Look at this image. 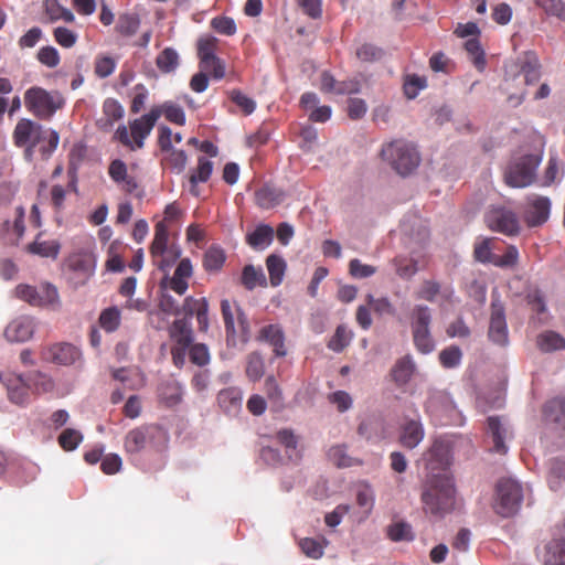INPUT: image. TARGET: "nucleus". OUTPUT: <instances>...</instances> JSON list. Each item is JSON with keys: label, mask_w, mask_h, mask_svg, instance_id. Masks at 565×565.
<instances>
[{"label": "nucleus", "mask_w": 565, "mask_h": 565, "mask_svg": "<svg viewBox=\"0 0 565 565\" xmlns=\"http://www.w3.org/2000/svg\"><path fill=\"white\" fill-rule=\"evenodd\" d=\"M121 321V312L117 307H109L104 309L98 318V322L100 328H103L106 332H115Z\"/></svg>", "instance_id": "obj_44"}, {"label": "nucleus", "mask_w": 565, "mask_h": 565, "mask_svg": "<svg viewBox=\"0 0 565 565\" xmlns=\"http://www.w3.org/2000/svg\"><path fill=\"white\" fill-rule=\"evenodd\" d=\"M393 265L395 266L396 274L403 279H408L418 271L417 262L414 259L395 257Z\"/></svg>", "instance_id": "obj_59"}, {"label": "nucleus", "mask_w": 565, "mask_h": 565, "mask_svg": "<svg viewBox=\"0 0 565 565\" xmlns=\"http://www.w3.org/2000/svg\"><path fill=\"white\" fill-rule=\"evenodd\" d=\"M161 116V108L153 107L146 115L137 118L129 124L130 135L134 139L136 149H141L145 145V139L150 135L157 120Z\"/></svg>", "instance_id": "obj_17"}, {"label": "nucleus", "mask_w": 565, "mask_h": 565, "mask_svg": "<svg viewBox=\"0 0 565 565\" xmlns=\"http://www.w3.org/2000/svg\"><path fill=\"white\" fill-rule=\"evenodd\" d=\"M257 339L273 347L276 356H285L287 354V350L285 348V333L279 324L264 326L259 330Z\"/></svg>", "instance_id": "obj_24"}, {"label": "nucleus", "mask_w": 565, "mask_h": 565, "mask_svg": "<svg viewBox=\"0 0 565 565\" xmlns=\"http://www.w3.org/2000/svg\"><path fill=\"white\" fill-rule=\"evenodd\" d=\"M66 266L70 270L81 273L87 278L93 274L94 260L87 253H73L67 257Z\"/></svg>", "instance_id": "obj_34"}, {"label": "nucleus", "mask_w": 565, "mask_h": 565, "mask_svg": "<svg viewBox=\"0 0 565 565\" xmlns=\"http://www.w3.org/2000/svg\"><path fill=\"white\" fill-rule=\"evenodd\" d=\"M39 62L50 68H54L60 64L61 57L58 51L51 45L43 46L36 55Z\"/></svg>", "instance_id": "obj_62"}, {"label": "nucleus", "mask_w": 565, "mask_h": 565, "mask_svg": "<svg viewBox=\"0 0 565 565\" xmlns=\"http://www.w3.org/2000/svg\"><path fill=\"white\" fill-rule=\"evenodd\" d=\"M536 343L540 350L544 352H552L565 349V339L554 331H546L544 333H541L537 337Z\"/></svg>", "instance_id": "obj_43"}, {"label": "nucleus", "mask_w": 565, "mask_h": 565, "mask_svg": "<svg viewBox=\"0 0 565 565\" xmlns=\"http://www.w3.org/2000/svg\"><path fill=\"white\" fill-rule=\"evenodd\" d=\"M169 230L164 221L154 226V237L150 246L153 264L162 271H167L180 256V250L174 246H168Z\"/></svg>", "instance_id": "obj_6"}, {"label": "nucleus", "mask_w": 565, "mask_h": 565, "mask_svg": "<svg viewBox=\"0 0 565 565\" xmlns=\"http://www.w3.org/2000/svg\"><path fill=\"white\" fill-rule=\"evenodd\" d=\"M199 66L203 73H209L214 79H222L225 76V64L217 56L206 62H199Z\"/></svg>", "instance_id": "obj_60"}, {"label": "nucleus", "mask_w": 565, "mask_h": 565, "mask_svg": "<svg viewBox=\"0 0 565 565\" xmlns=\"http://www.w3.org/2000/svg\"><path fill=\"white\" fill-rule=\"evenodd\" d=\"M24 209L18 206L14 213V220L11 222L6 220L1 225V236L7 244L17 245L25 232L24 226Z\"/></svg>", "instance_id": "obj_23"}, {"label": "nucleus", "mask_w": 565, "mask_h": 565, "mask_svg": "<svg viewBox=\"0 0 565 565\" xmlns=\"http://www.w3.org/2000/svg\"><path fill=\"white\" fill-rule=\"evenodd\" d=\"M83 434L79 430L66 428L60 434L57 441L65 451H73L83 441Z\"/></svg>", "instance_id": "obj_51"}, {"label": "nucleus", "mask_w": 565, "mask_h": 565, "mask_svg": "<svg viewBox=\"0 0 565 565\" xmlns=\"http://www.w3.org/2000/svg\"><path fill=\"white\" fill-rule=\"evenodd\" d=\"M125 110L121 104L115 98H107L103 104V115L105 118L100 119L104 127H111L115 121L124 117Z\"/></svg>", "instance_id": "obj_41"}, {"label": "nucleus", "mask_w": 565, "mask_h": 565, "mask_svg": "<svg viewBox=\"0 0 565 565\" xmlns=\"http://www.w3.org/2000/svg\"><path fill=\"white\" fill-rule=\"evenodd\" d=\"M430 309L424 305H416L412 311V334L416 350L423 354L430 353L435 349V342L430 333Z\"/></svg>", "instance_id": "obj_5"}, {"label": "nucleus", "mask_w": 565, "mask_h": 565, "mask_svg": "<svg viewBox=\"0 0 565 565\" xmlns=\"http://www.w3.org/2000/svg\"><path fill=\"white\" fill-rule=\"evenodd\" d=\"M541 156L523 154L513 158L504 171V181L512 188H525L533 183Z\"/></svg>", "instance_id": "obj_4"}, {"label": "nucleus", "mask_w": 565, "mask_h": 565, "mask_svg": "<svg viewBox=\"0 0 565 565\" xmlns=\"http://www.w3.org/2000/svg\"><path fill=\"white\" fill-rule=\"evenodd\" d=\"M140 20L138 15L124 13L118 18V22L116 24V31L124 36L134 35L139 29Z\"/></svg>", "instance_id": "obj_49"}, {"label": "nucleus", "mask_w": 565, "mask_h": 565, "mask_svg": "<svg viewBox=\"0 0 565 565\" xmlns=\"http://www.w3.org/2000/svg\"><path fill=\"white\" fill-rule=\"evenodd\" d=\"M328 545V541L324 537L312 539L305 537L299 541V547L306 556L319 559L323 555L324 547Z\"/></svg>", "instance_id": "obj_42"}, {"label": "nucleus", "mask_w": 565, "mask_h": 565, "mask_svg": "<svg viewBox=\"0 0 565 565\" xmlns=\"http://www.w3.org/2000/svg\"><path fill=\"white\" fill-rule=\"evenodd\" d=\"M45 8L52 21L64 20L65 22L71 23L75 20L73 12L62 7L56 0H47Z\"/></svg>", "instance_id": "obj_54"}, {"label": "nucleus", "mask_w": 565, "mask_h": 565, "mask_svg": "<svg viewBox=\"0 0 565 565\" xmlns=\"http://www.w3.org/2000/svg\"><path fill=\"white\" fill-rule=\"evenodd\" d=\"M168 331L174 345L186 348L192 345L193 331L186 318L174 320Z\"/></svg>", "instance_id": "obj_26"}, {"label": "nucleus", "mask_w": 565, "mask_h": 565, "mask_svg": "<svg viewBox=\"0 0 565 565\" xmlns=\"http://www.w3.org/2000/svg\"><path fill=\"white\" fill-rule=\"evenodd\" d=\"M425 430L419 420H407L401 428L399 443L407 449H414L424 439Z\"/></svg>", "instance_id": "obj_25"}, {"label": "nucleus", "mask_w": 565, "mask_h": 565, "mask_svg": "<svg viewBox=\"0 0 565 565\" xmlns=\"http://www.w3.org/2000/svg\"><path fill=\"white\" fill-rule=\"evenodd\" d=\"M544 416L547 420L565 429V397H556L544 405Z\"/></svg>", "instance_id": "obj_35"}, {"label": "nucleus", "mask_w": 565, "mask_h": 565, "mask_svg": "<svg viewBox=\"0 0 565 565\" xmlns=\"http://www.w3.org/2000/svg\"><path fill=\"white\" fill-rule=\"evenodd\" d=\"M565 479V461L561 459H553L550 462L548 469V484L552 490H556L561 481Z\"/></svg>", "instance_id": "obj_56"}, {"label": "nucleus", "mask_w": 565, "mask_h": 565, "mask_svg": "<svg viewBox=\"0 0 565 565\" xmlns=\"http://www.w3.org/2000/svg\"><path fill=\"white\" fill-rule=\"evenodd\" d=\"M160 398L168 407L178 405L182 399L181 387L177 383H169L161 387Z\"/></svg>", "instance_id": "obj_55"}, {"label": "nucleus", "mask_w": 565, "mask_h": 565, "mask_svg": "<svg viewBox=\"0 0 565 565\" xmlns=\"http://www.w3.org/2000/svg\"><path fill=\"white\" fill-rule=\"evenodd\" d=\"M225 259V253L221 247L211 246L204 254L203 266L207 271H217L223 267Z\"/></svg>", "instance_id": "obj_45"}, {"label": "nucleus", "mask_w": 565, "mask_h": 565, "mask_svg": "<svg viewBox=\"0 0 565 565\" xmlns=\"http://www.w3.org/2000/svg\"><path fill=\"white\" fill-rule=\"evenodd\" d=\"M520 254L514 245H509L503 255H494L492 265L499 268H515L518 266Z\"/></svg>", "instance_id": "obj_50"}, {"label": "nucleus", "mask_w": 565, "mask_h": 565, "mask_svg": "<svg viewBox=\"0 0 565 565\" xmlns=\"http://www.w3.org/2000/svg\"><path fill=\"white\" fill-rule=\"evenodd\" d=\"M465 49L467 51V53L469 54V56L471 57L475 66L478 68V70H482L486 65V60H484V52L480 45V42L478 39H469L466 43H465Z\"/></svg>", "instance_id": "obj_61"}, {"label": "nucleus", "mask_w": 565, "mask_h": 565, "mask_svg": "<svg viewBox=\"0 0 565 565\" xmlns=\"http://www.w3.org/2000/svg\"><path fill=\"white\" fill-rule=\"evenodd\" d=\"M329 460L338 468H349L362 465V461L350 456L345 445H335L328 450Z\"/></svg>", "instance_id": "obj_36"}, {"label": "nucleus", "mask_w": 565, "mask_h": 565, "mask_svg": "<svg viewBox=\"0 0 565 565\" xmlns=\"http://www.w3.org/2000/svg\"><path fill=\"white\" fill-rule=\"evenodd\" d=\"M493 238H484L481 242L475 244L473 256L476 260L482 264H492L494 255L492 253Z\"/></svg>", "instance_id": "obj_58"}, {"label": "nucleus", "mask_w": 565, "mask_h": 565, "mask_svg": "<svg viewBox=\"0 0 565 565\" xmlns=\"http://www.w3.org/2000/svg\"><path fill=\"white\" fill-rule=\"evenodd\" d=\"M425 411L440 424L445 425V419L452 417L456 413V406L450 396L445 392H433L425 403Z\"/></svg>", "instance_id": "obj_15"}, {"label": "nucleus", "mask_w": 565, "mask_h": 565, "mask_svg": "<svg viewBox=\"0 0 565 565\" xmlns=\"http://www.w3.org/2000/svg\"><path fill=\"white\" fill-rule=\"evenodd\" d=\"M488 424V434L492 438L493 448L492 450L499 454H507L508 447L504 444V439L507 437V429L502 425L499 417L490 416L487 419Z\"/></svg>", "instance_id": "obj_30"}, {"label": "nucleus", "mask_w": 565, "mask_h": 565, "mask_svg": "<svg viewBox=\"0 0 565 565\" xmlns=\"http://www.w3.org/2000/svg\"><path fill=\"white\" fill-rule=\"evenodd\" d=\"M352 332L345 326H338L334 334L328 342V348L334 352H342L351 342Z\"/></svg>", "instance_id": "obj_48"}, {"label": "nucleus", "mask_w": 565, "mask_h": 565, "mask_svg": "<svg viewBox=\"0 0 565 565\" xmlns=\"http://www.w3.org/2000/svg\"><path fill=\"white\" fill-rule=\"evenodd\" d=\"M241 282L247 290H253L257 286L265 287L267 285L263 269L256 268L254 265H246L242 270Z\"/></svg>", "instance_id": "obj_39"}, {"label": "nucleus", "mask_w": 565, "mask_h": 565, "mask_svg": "<svg viewBox=\"0 0 565 565\" xmlns=\"http://www.w3.org/2000/svg\"><path fill=\"white\" fill-rule=\"evenodd\" d=\"M108 175L111 181L127 194H134L139 190L137 178L128 172V167L121 159L110 161Z\"/></svg>", "instance_id": "obj_18"}, {"label": "nucleus", "mask_w": 565, "mask_h": 565, "mask_svg": "<svg viewBox=\"0 0 565 565\" xmlns=\"http://www.w3.org/2000/svg\"><path fill=\"white\" fill-rule=\"evenodd\" d=\"M462 352L459 347L450 345L439 353V362L445 369H452L460 364Z\"/></svg>", "instance_id": "obj_57"}, {"label": "nucleus", "mask_w": 565, "mask_h": 565, "mask_svg": "<svg viewBox=\"0 0 565 565\" xmlns=\"http://www.w3.org/2000/svg\"><path fill=\"white\" fill-rule=\"evenodd\" d=\"M273 227L267 224H260L246 235V243L254 249H264L273 242Z\"/></svg>", "instance_id": "obj_31"}, {"label": "nucleus", "mask_w": 565, "mask_h": 565, "mask_svg": "<svg viewBox=\"0 0 565 565\" xmlns=\"http://www.w3.org/2000/svg\"><path fill=\"white\" fill-rule=\"evenodd\" d=\"M427 86V82L425 77H420L418 75H409L407 76L404 83V93L407 98H415L418 93Z\"/></svg>", "instance_id": "obj_63"}, {"label": "nucleus", "mask_w": 565, "mask_h": 565, "mask_svg": "<svg viewBox=\"0 0 565 565\" xmlns=\"http://www.w3.org/2000/svg\"><path fill=\"white\" fill-rule=\"evenodd\" d=\"M282 200L281 191L270 186L263 185L255 191V202L260 209H273Z\"/></svg>", "instance_id": "obj_33"}, {"label": "nucleus", "mask_w": 565, "mask_h": 565, "mask_svg": "<svg viewBox=\"0 0 565 565\" xmlns=\"http://www.w3.org/2000/svg\"><path fill=\"white\" fill-rule=\"evenodd\" d=\"M426 455V473L449 471L450 450L445 441L436 439Z\"/></svg>", "instance_id": "obj_19"}, {"label": "nucleus", "mask_w": 565, "mask_h": 565, "mask_svg": "<svg viewBox=\"0 0 565 565\" xmlns=\"http://www.w3.org/2000/svg\"><path fill=\"white\" fill-rule=\"evenodd\" d=\"M488 338L493 344L499 347H507L509 344L505 309L499 298H493L491 301Z\"/></svg>", "instance_id": "obj_10"}, {"label": "nucleus", "mask_w": 565, "mask_h": 565, "mask_svg": "<svg viewBox=\"0 0 565 565\" xmlns=\"http://www.w3.org/2000/svg\"><path fill=\"white\" fill-rule=\"evenodd\" d=\"M221 311L227 338H234L236 335V326L243 335L247 334L249 326L244 312L238 306L224 299L221 301Z\"/></svg>", "instance_id": "obj_16"}, {"label": "nucleus", "mask_w": 565, "mask_h": 565, "mask_svg": "<svg viewBox=\"0 0 565 565\" xmlns=\"http://www.w3.org/2000/svg\"><path fill=\"white\" fill-rule=\"evenodd\" d=\"M266 266L270 285L273 287L279 286L282 282L287 267L285 259L276 254H270L266 259Z\"/></svg>", "instance_id": "obj_40"}, {"label": "nucleus", "mask_w": 565, "mask_h": 565, "mask_svg": "<svg viewBox=\"0 0 565 565\" xmlns=\"http://www.w3.org/2000/svg\"><path fill=\"white\" fill-rule=\"evenodd\" d=\"M46 130L42 125L21 118L13 130V141L18 147H25V154L32 156L33 149L45 140Z\"/></svg>", "instance_id": "obj_9"}, {"label": "nucleus", "mask_w": 565, "mask_h": 565, "mask_svg": "<svg viewBox=\"0 0 565 565\" xmlns=\"http://www.w3.org/2000/svg\"><path fill=\"white\" fill-rule=\"evenodd\" d=\"M190 360L198 366H205L210 363V352L205 344L196 343L189 348Z\"/></svg>", "instance_id": "obj_64"}, {"label": "nucleus", "mask_w": 565, "mask_h": 565, "mask_svg": "<svg viewBox=\"0 0 565 565\" xmlns=\"http://www.w3.org/2000/svg\"><path fill=\"white\" fill-rule=\"evenodd\" d=\"M217 403L226 414H236L242 407V392L237 387H227L218 392Z\"/></svg>", "instance_id": "obj_29"}, {"label": "nucleus", "mask_w": 565, "mask_h": 565, "mask_svg": "<svg viewBox=\"0 0 565 565\" xmlns=\"http://www.w3.org/2000/svg\"><path fill=\"white\" fill-rule=\"evenodd\" d=\"M18 299L28 302L33 307H60V296L55 286L44 284L38 289L34 286L20 284L14 289Z\"/></svg>", "instance_id": "obj_8"}, {"label": "nucleus", "mask_w": 565, "mask_h": 565, "mask_svg": "<svg viewBox=\"0 0 565 565\" xmlns=\"http://www.w3.org/2000/svg\"><path fill=\"white\" fill-rule=\"evenodd\" d=\"M382 158L401 175L411 174L420 163L416 147L404 139H397L383 146Z\"/></svg>", "instance_id": "obj_3"}, {"label": "nucleus", "mask_w": 565, "mask_h": 565, "mask_svg": "<svg viewBox=\"0 0 565 565\" xmlns=\"http://www.w3.org/2000/svg\"><path fill=\"white\" fill-rule=\"evenodd\" d=\"M25 249L33 255L56 259L60 254L61 244L56 239L44 241L42 239V233H39L35 239L26 245Z\"/></svg>", "instance_id": "obj_27"}, {"label": "nucleus", "mask_w": 565, "mask_h": 565, "mask_svg": "<svg viewBox=\"0 0 565 565\" xmlns=\"http://www.w3.org/2000/svg\"><path fill=\"white\" fill-rule=\"evenodd\" d=\"M551 202L546 196L530 195L524 211V220L529 226H540L550 216Z\"/></svg>", "instance_id": "obj_20"}, {"label": "nucleus", "mask_w": 565, "mask_h": 565, "mask_svg": "<svg viewBox=\"0 0 565 565\" xmlns=\"http://www.w3.org/2000/svg\"><path fill=\"white\" fill-rule=\"evenodd\" d=\"M24 106L35 118L50 120L65 105V99L57 90H46L32 86L24 93Z\"/></svg>", "instance_id": "obj_2"}, {"label": "nucleus", "mask_w": 565, "mask_h": 565, "mask_svg": "<svg viewBox=\"0 0 565 565\" xmlns=\"http://www.w3.org/2000/svg\"><path fill=\"white\" fill-rule=\"evenodd\" d=\"M0 382L7 390L9 401L18 406H26L31 402V385L28 376L7 373L0 375Z\"/></svg>", "instance_id": "obj_11"}, {"label": "nucleus", "mask_w": 565, "mask_h": 565, "mask_svg": "<svg viewBox=\"0 0 565 565\" xmlns=\"http://www.w3.org/2000/svg\"><path fill=\"white\" fill-rule=\"evenodd\" d=\"M486 223L491 231L507 236L518 235L520 224L516 215L504 207H493L486 214Z\"/></svg>", "instance_id": "obj_12"}, {"label": "nucleus", "mask_w": 565, "mask_h": 565, "mask_svg": "<svg viewBox=\"0 0 565 565\" xmlns=\"http://www.w3.org/2000/svg\"><path fill=\"white\" fill-rule=\"evenodd\" d=\"M28 380L31 385V395L50 393L55 386L52 377L41 371H33L29 373Z\"/></svg>", "instance_id": "obj_38"}, {"label": "nucleus", "mask_w": 565, "mask_h": 565, "mask_svg": "<svg viewBox=\"0 0 565 565\" xmlns=\"http://www.w3.org/2000/svg\"><path fill=\"white\" fill-rule=\"evenodd\" d=\"M523 491L520 483L512 479H502L497 486L495 512L509 518L515 514L521 505Z\"/></svg>", "instance_id": "obj_7"}, {"label": "nucleus", "mask_w": 565, "mask_h": 565, "mask_svg": "<svg viewBox=\"0 0 565 565\" xmlns=\"http://www.w3.org/2000/svg\"><path fill=\"white\" fill-rule=\"evenodd\" d=\"M117 66V61L108 55H97L94 61V73L98 78L110 76Z\"/></svg>", "instance_id": "obj_52"}, {"label": "nucleus", "mask_w": 565, "mask_h": 565, "mask_svg": "<svg viewBox=\"0 0 565 565\" xmlns=\"http://www.w3.org/2000/svg\"><path fill=\"white\" fill-rule=\"evenodd\" d=\"M544 565H565V540H553L542 554Z\"/></svg>", "instance_id": "obj_32"}, {"label": "nucleus", "mask_w": 565, "mask_h": 565, "mask_svg": "<svg viewBox=\"0 0 565 565\" xmlns=\"http://www.w3.org/2000/svg\"><path fill=\"white\" fill-rule=\"evenodd\" d=\"M34 321L32 318L22 316L11 321L6 330L4 337L10 342H25L33 337Z\"/></svg>", "instance_id": "obj_22"}, {"label": "nucleus", "mask_w": 565, "mask_h": 565, "mask_svg": "<svg viewBox=\"0 0 565 565\" xmlns=\"http://www.w3.org/2000/svg\"><path fill=\"white\" fill-rule=\"evenodd\" d=\"M213 171V163L204 158L200 157L198 160V167L193 173L190 174V183H191V191L194 192V189L196 188L198 182H206Z\"/></svg>", "instance_id": "obj_47"}, {"label": "nucleus", "mask_w": 565, "mask_h": 565, "mask_svg": "<svg viewBox=\"0 0 565 565\" xmlns=\"http://www.w3.org/2000/svg\"><path fill=\"white\" fill-rule=\"evenodd\" d=\"M159 434V429L154 426H139L127 433L124 439V449L127 455H138L146 450Z\"/></svg>", "instance_id": "obj_13"}, {"label": "nucleus", "mask_w": 565, "mask_h": 565, "mask_svg": "<svg viewBox=\"0 0 565 565\" xmlns=\"http://www.w3.org/2000/svg\"><path fill=\"white\" fill-rule=\"evenodd\" d=\"M521 74L526 85H533L541 78V64L533 53H526L522 62Z\"/></svg>", "instance_id": "obj_37"}, {"label": "nucleus", "mask_w": 565, "mask_h": 565, "mask_svg": "<svg viewBox=\"0 0 565 565\" xmlns=\"http://www.w3.org/2000/svg\"><path fill=\"white\" fill-rule=\"evenodd\" d=\"M156 65L162 73H171L179 65V54L172 47H166L156 58Z\"/></svg>", "instance_id": "obj_46"}, {"label": "nucleus", "mask_w": 565, "mask_h": 565, "mask_svg": "<svg viewBox=\"0 0 565 565\" xmlns=\"http://www.w3.org/2000/svg\"><path fill=\"white\" fill-rule=\"evenodd\" d=\"M420 501L426 515L444 519L457 508V489L449 471L426 473L422 483Z\"/></svg>", "instance_id": "obj_1"}, {"label": "nucleus", "mask_w": 565, "mask_h": 565, "mask_svg": "<svg viewBox=\"0 0 565 565\" xmlns=\"http://www.w3.org/2000/svg\"><path fill=\"white\" fill-rule=\"evenodd\" d=\"M218 40L214 36L201 38L198 41V57L200 62H206L215 57Z\"/></svg>", "instance_id": "obj_53"}, {"label": "nucleus", "mask_w": 565, "mask_h": 565, "mask_svg": "<svg viewBox=\"0 0 565 565\" xmlns=\"http://www.w3.org/2000/svg\"><path fill=\"white\" fill-rule=\"evenodd\" d=\"M415 369L416 365L412 356L407 354L398 359L393 365L391 370L392 380L395 382L396 385L403 386L411 381L415 372Z\"/></svg>", "instance_id": "obj_28"}, {"label": "nucleus", "mask_w": 565, "mask_h": 565, "mask_svg": "<svg viewBox=\"0 0 565 565\" xmlns=\"http://www.w3.org/2000/svg\"><path fill=\"white\" fill-rule=\"evenodd\" d=\"M42 358L45 361L58 365H73L82 359L81 350L68 342L50 344L42 350Z\"/></svg>", "instance_id": "obj_14"}, {"label": "nucleus", "mask_w": 565, "mask_h": 565, "mask_svg": "<svg viewBox=\"0 0 565 565\" xmlns=\"http://www.w3.org/2000/svg\"><path fill=\"white\" fill-rule=\"evenodd\" d=\"M454 290L449 287L443 288L441 284L435 279H424L415 291V298L428 302H436L438 299L450 301Z\"/></svg>", "instance_id": "obj_21"}]
</instances>
